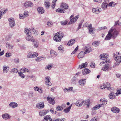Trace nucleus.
<instances>
[{"mask_svg": "<svg viewBox=\"0 0 121 121\" xmlns=\"http://www.w3.org/2000/svg\"><path fill=\"white\" fill-rule=\"evenodd\" d=\"M24 32L27 36L26 37V39L27 40L30 41L33 40V38L31 35V30L30 29L25 28Z\"/></svg>", "mask_w": 121, "mask_h": 121, "instance_id": "obj_1", "label": "nucleus"}, {"mask_svg": "<svg viewBox=\"0 0 121 121\" xmlns=\"http://www.w3.org/2000/svg\"><path fill=\"white\" fill-rule=\"evenodd\" d=\"M37 56H38V53L31 52L28 53L27 56L28 58H33L36 57Z\"/></svg>", "mask_w": 121, "mask_h": 121, "instance_id": "obj_2", "label": "nucleus"}, {"mask_svg": "<svg viewBox=\"0 0 121 121\" xmlns=\"http://www.w3.org/2000/svg\"><path fill=\"white\" fill-rule=\"evenodd\" d=\"M9 22V25L11 27H13L15 25L14 19L13 18H10L8 19Z\"/></svg>", "mask_w": 121, "mask_h": 121, "instance_id": "obj_3", "label": "nucleus"}, {"mask_svg": "<svg viewBox=\"0 0 121 121\" xmlns=\"http://www.w3.org/2000/svg\"><path fill=\"white\" fill-rule=\"evenodd\" d=\"M45 82L46 85L48 86H51L52 83L50 82V78L49 76H47L45 78Z\"/></svg>", "mask_w": 121, "mask_h": 121, "instance_id": "obj_4", "label": "nucleus"}, {"mask_svg": "<svg viewBox=\"0 0 121 121\" xmlns=\"http://www.w3.org/2000/svg\"><path fill=\"white\" fill-rule=\"evenodd\" d=\"M113 31L112 30H110L108 32V34L105 39V40H109L112 37V32Z\"/></svg>", "mask_w": 121, "mask_h": 121, "instance_id": "obj_5", "label": "nucleus"}, {"mask_svg": "<svg viewBox=\"0 0 121 121\" xmlns=\"http://www.w3.org/2000/svg\"><path fill=\"white\" fill-rule=\"evenodd\" d=\"M110 30H113V31L112 32V37L113 39H114L117 36L119 32L117 30L114 29H111Z\"/></svg>", "mask_w": 121, "mask_h": 121, "instance_id": "obj_6", "label": "nucleus"}, {"mask_svg": "<svg viewBox=\"0 0 121 121\" xmlns=\"http://www.w3.org/2000/svg\"><path fill=\"white\" fill-rule=\"evenodd\" d=\"M47 99L48 102L52 105L54 104L55 103V101L54 100V98H52L48 96L47 97Z\"/></svg>", "mask_w": 121, "mask_h": 121, "instance_id": "obj_7", "label": "nucleus"}, {"mask_svg": "<svg viewBox=\"0 0 121 121\" xmlns=\"http://www.w3.org/2000/svg\"><path fill=\"white\" fill-rule=\"evenodd\" d=\"M44 104L43 102H41L37 104L36 105V107L39 109H41L44 107Z\"/></svg>", "mask_w": 121, "mask_h": 121, "instance_id": "obj_8", "label": "nucleus"}, {"mask_svg": "<svg viewBox=\"0 0 121 121\" xmlns=\"http://www.w3.org/2000/svg\"><path fill=\"white\" fill-rule=\"evenodd\" d=\"M110 91L111 93L109 95V97L110 99H112L115 97L116 94V93L113 92L112 91H111V90H110Z\"/></svg>", "mask_w": 121, "mask_h": 121, "instance_id": "obj_9", "label": "nucleus"}, {"mask_svg": "<svg viewBox=\"0 0 121 121\" xmlns=\"http://www.w3.org/2000/svg\"><path fill=\"white\" fill-rule=\"evenodd\" d=\"M78 16L77 15L74 17L72 18L70 20L69 22V23L68 24H71L73 23H74L77 21L78 18Z\"/></svg>", "mask_w": 121, "mask_h": 121, "instance_id": "obj_10", "label": "nucleus"}, {"mask_svg": "<svg viewBox=\"0 0 121 121\" xmlns=\"http://www.w3.org/2000/svg\"><path fill=\"white\" fill-rule=\"evenodd\" d=\"M113 55L115 60H116L117 59L121 58V55L120 56V54L118 52H117L116 54H113Z\"/></svg>", "mask_w": 121, "mask_h": 121, "instance_id": "obj_11", "label": "nucleus"}, {"mask_svg": "<svg viewBox=\"0 0 121 121\" xmlns=\"http://www.w3.org/2000/svg\"><path fill=\"white\" fill-rule=\"evenodd\" d=\"M61 38H60L58 35L55 34L53 37V39L56 41L57 42H60L61 40Z\"/></svg>", "mask_w": 121, "mask_h": 121, "instance_id": "obj_12", "label": "nucleus"}, {"mask_svg": "<svg viewBox=\"0 0 121 121\" xmlns=\"http://www.w3.org/2000/svg\"><path fill=\"white\" fill-rule=\"evenodd\" d=\"M24 6L26 7H31L33 6V4L30 1L26 2L25 3Z\"/></svg>", "mask_w": 121, "mask_h": 121, "instance_id": "obj_13", "label": "nucleus"}, {"mask_svg": "<svg viewBox=\"0 0 121 121\" xmlns=\"http://www.w3.org/2000/svg\"><path fill=\"white\" fill-rule=\"evenodd\" d=\"M39 13L42 14L44 13L45 12V10L42 7H39L37 9Z\"/></svg>", "mask_w": 121, "mask_h": 121, "instance_id": "obj_14", "label": "nucleus"}, {"mask_svg": "<svg viewBox=\"0 0 121 121\" xmlns=\"http://www.w3.org/2000/svg\"><path fill=\"white\" fill-rule=\"evenodd\" d=\"M84 102V101L79 100H78L76 102L75 104L77 106L80 107L81 106Z\"/></svg>", "mask_w": 121, "mask_h": 121, "instance_id": "obj_15", "label": "nucleus"}, {"mask_svg": "<svg viewBox=\"0 0 121 121\" xmlns=\"http://www.w3.org/2000/svg\"><path fill=\"white\" fill-rule=\"evenodd\" d=\"M111 111L114 113H117L119 112L120 109L117 107H114L112 108Z\"/></svg>", "mask_w": 121, "mask_h": 121, "instance_id": "obj_16", "label": "nucleus"}, {"mask_svg": "<svg viewBox=\"0 0 121 121\" xmlns=\"http://www.w3.org/2000/svg\"><path fill=\"white\" fill-rule=\"evenodd\" d=\"M82 72L83 74L85 75L89 73L91 71L88 69L85 68L82 70Z\"/></svg>", "mask_w": 121, "mask_h": 121, "instance_id": "obj_17", "label": "nucleus"}, {"mask_svg": "<svg viewBox=\"0 0 121 121\" xmlns=\"http://www.w3.org/2000/svg\"><path fill=\"white\" fill-rule=\"evenodd\" d=\"M109 66V65L108 63L106 64L103 66L102 69L104 71H106L108 70Z\"/></svg>", "mask_w": 121, "mask_h": 121, "instance_id": "obj_18", "label": "nucleus"}, {"mask_svg": "<svg viewBox=\"0 0 121 121\" xmlns=\"http://www.w3.org/2000/svg\"><path fill=\"white\" fill-rule=\"evenodd\" d=\"M101 10V9L98 8H94L92 9L93 13L96 14H98Z\"/></svg>", "mask_w": 121, "mask_h": 121, "instance_id": "obj_19", "label": "nucleus"}, {"mask_svg": "<svg viewBox=\"0 0 121 121\" xmlns=\"http://www.w3.org/2000/svg\"><path fill=\"white\" fill-rule=\"evenodd\" d=\"M4 120H7L9 119L10 118L9 115L7 113H5L3 114L2 116Z\"/></svg>", "mask_w": 121, "mask_h": 121, "instance_id": "obj_20", "label": "nucleus"}, {"mask_svg": "<svg viewBox=\"0 0 121 121\" xmlns=\"http://www.w3.org/2000/svg\"><path fill=\"white\" fill-rule=\"evenodd\" d=\"M116 62L115 63V65L113 66V67H115L116 66H118L120 62H121V58L117 59L116 60Z\"/></svg>", "mask_w": 121, "mask_h": 121, "instance_id": "obj_21", "label": "nucleus"}, {"mask_svg": "<svg viewBox=\"0 0 121 121\" xmlns=\"http://www.w3.org/2000/svg\"><path fill=\"white\" fill-rule=\"evenodd\" d=\"M86 80L85 79H82L79 81V84L81 85H84L86 84Z\"/></svg>", "mask_w": 121, "mask_h": 121, "instance_id": "obj_22", "label": "nucleus"}, {"mask_svg": "<svg viewBox=\"0 0 121 121\" xmlns=\"http://www.w3.org/2000/svg\"><path fill=\"white\" fill-rule=\"evenodd\" d=\"M17 104L14 102L10 103L9 104V106L11 107L14 108L17 106Z\"/></svg>", "mask_w": 121, "mask_h": 121, "instance_id": "obj_23", "label": "nucleus"}, {"mask_svg": "<svg viewBox=\"0 0 121 121\" xmlns=\"http://www.w3.org/2000/svg\"><path fill=\"white\" fill-rule=\"evenodd\" d=\"M61 7L64 8L65 9H67L68 8V5L65 3H62L61 6Z\"/></svg>", "mask_w": 121, "mask_h": 121, "instance_id": "obj_24", "label": "nucleus"}, {"mask_svg": "<svg viewBox=\"0 0 121 121\" xmlns=\"http://www.w3.org/2000/svg\"><path fill=\"white\" fill-rule=\"evenodd\" d=\"M75 42V41L74 39H71L68 42L67 44L69 46H72Z\"/></svg>", "mask_w": 121, "mask_h": 121, "instance_id": "obj_25", "label": "nucleus"}, {"mask_svg": "<svg viewBox=\"0 0 121 121\" xmlns=\"http://www.w3.org/2000/svg\"><path fill=\"white\" fill-rule=\"evenodd\" d=\"M50 53L51 56L53 57H55L57 55V53L55 51L53 50H51Z\"/></svg>", "mask_w": 121, "mask_h": 121, "instance_id": "obj_26", "label": "nucleus"}, {"mask_svg": "<svg viewBox=\"0 0 121 121\" xmlns=\"http://www.w3.org/2000/svg\"><path fill=\"white\" fill-rule=\"evenodd\" d=\"M85 54V52L83 51L81 52L78 55V58H80L83 57Z\"/></svg>", "mask_w": 121, "mask_h": 121, "instance_id": "obj_27", "label": "nucleus"}, {"mask_svg": "<svg viewBox=\"0 0 121 121\" xmlns=\"http://www.w3.org/2000/svg\"><path fill=\"white\" fill-rule=\"evenodd\" d=\"M46 58L44 56H40L38 57H37V58L36 59L37 61H40L42 60L45 59Z\"/></svg>", "mask_w": 121, "mask_h": 121, "instance_id": "obj_28", "label": "nucleus"}, {"mask_svg": "<svg viewBox=\"0 0 121 121\" xmlns=\"http://www.w3.org/2000/svg\"><path fill=\"white\" fill-rule=\"evenodd\" d=\"M100 102L101 101L102 102V103H101L102 104H102V105H103L106 104H107V100H105V99H101L100 100Z\"/></svg>", "mask_w": 121, "mask_h": 121, "instance_id": "obj_29", "label": "nucleus"}, {"mask_svg": "<svg viewBox=\"0 0 121 121\" xmlns=\"http://www.w3.org/2000/svg\"><path fill=\"white\" fill-rule=\"evenodd\" d=\"M56 11L58 13H64L65 11L64 9H61L60 8H59L56 10Z\"/></svg>", "mask_w": 121, "mask_h": 121, "instance_id": "obj_30", "label": "nucleus"}, {"mask_svg": "<svg viewBox=\"0 0 121 121\" xmlns=\"http://www.w3.org/2000/svg\"><path fill=\"white\" fill-rule=\"evenodd\" d=\"M39 113L40 116H44L47 114V112L45 110H43L40 111Z\"/></svg>", "mask_w": 121, "mask_h": 121, "instance_id": "obj_31", "label": "nucleus"}, {"mask_svg": "<svg viewBox=\"0 0 121 121\" xmlns=\"http://www.w3.org/2000/svg\"><path fill=\"white\" fill-rule=\"evenodd\" d=\"M102 106L101 104H98L97 105H95V107H93L92 108V110L93 111H94L95 109H97L99 108Z\"/></svg>", "mask_w": 121, "mask_h": 121, "instance_id": "obj_32", "label": "nucleus"}, {"mask_svg": "<svg viewBox=\"0 0 121 121\" xmlns=\"http://www.w3.org/2000/svg\"><path fill=\"white\" fill-rule=\"evenodd\" d=\"M87 63L86 62L84 63H82V64L79 65V68L81 69L82 68H83L86 67L87 65Z\"/></svg>", "mask_w": 121, "mask_h": 121, "instance_id": "obj_33", "label": "nucleus"}, {"mask_svg": "<svg viewBox=\"0 0 121 121\" xmlns=\"http://www.w3.org/2000/svg\"><path fill=\"white\" fill-rule=\"evenodd\" d=\"M108 56V55L107 54H102L100 55V59H102L103 58H107Z\"/></svg>", "mask_w": 121, "mask_h": 121, "instance_id": "obj_34", "label": "nucleus"}, {"mask_svg": "<svg viewBox=\"0 0 121 121\" xmlns=\"http://www.w3.org/2000/svg\"><path fill=\"white\" fill-rule=\"evenodd\" d=\"M77 81V78L75 76L73 77L71 80V82L72 84H74Z\"/></svg>", "mask_w": 121, "mask_h": 121, "instance_id": "obj_35", "label": "nucleus"}, {"mask_svg": "<svg viewBox=\"0 0 121 121\" xmlns=\"http://www.w3.org/2000/svg\"><path fill=\"white\" fill-rule=\"evenodd\" d=\"M6 46L8 49H12L13 48V46L10 45L9 43H7L6 44Z\"/></svg>", "mask_w": 121, "mask_h": 121, "instance_id": "obj_36", "label": "nucleus"}, {"mask_svg": "<svg viewBox=\"0 0 121 121\" xmlns=\"http://www.w3.org/2000/svg\"><path fill=\"white\" fill-rule=\"evenodd\" d=\"M72 106V104H71L70 106L68 108H67L66 109H65L64 110V112L66 113H67L70 110Z\"/></svg>", "mask_w": 121, "mask_h": 121, "instance_id": "obj_37", "label": "nucleus"}, {"mask_svg": "<svg viewBox=\"0 0 121 121\" xmlns=\"http://www.w3.org/2000/svg\"><path fill=\"white\" fill-rule=\"evenodd\" d=\"M44 119L48 120H49V121H52V119L50 117V116L49 115L46 116L44 117Z\"/></svg>", "mask_w": 121, "mask_h": 121, "instance_id": "obj_38", "label": "nucleus"}, {"mask_svg": "<svg viewBox=\"0 0 121 121\" xmlns=\"http://www.w3.org/2000/svg\"><path fill=\"white\" fill-rule=\"evenodd\" d=\"M3 69L4 72H5L7 73L9 70L8 67L5 65H4L3 67Z\"/></svg>", "mask_w": 121, "mask_h": 121, "instance_id": "obj_39", "label": "nucleus"}, {"mask_svg": "<svg viewBox=\"0 0 121 121\" xmlns=\"http://www.w3.org/2000/svg\"><path fill=\"white\" fill-rule=\"evenodd\" d=\"M56 34L58 35V36L61 39L62 38L64 35L63 33L61 32H58Z\"/></svg>", "mask_w": 121, "mask_h": 121, "instance_id": "obj_40", "label": "nucleus"}, {"mask_svg": "<svg viewBox=\"0 0 121 121\" xmlns=\"http://www.w3.org/2000/svg\"><path fill=\"white\" fill-rule=\"evenodd\" d=\"M45 6L47 9H48L50 6V3L49 2H45Z\"/></svg>", "mask_w": 121, "mask_h": 121, "instance_id": "obj_41", "label": "nucleus"}, {"mask_svg": "<svg viewBox=\"0 0 121 121\" xmlns=\"http://www.w3.org/2000/svg\"><path fill=\"white\" fill-rule=\"evenodd\" d=\"M105 62L106 63L108 62H109V61L108 60H107V59H104L103 60V62H101L100 63L99 65H102V64H104L105 63Z\"/></svg>", "mask_w": 121, "mask_h": 121, "instance_id": "obj_42", "label": "nucleus"}, {"mask_svg": "<svg viewBox=\"0 0 121 121\" xmlns=\"http://www.w3.org/2000/svg\"><path fill=\"white\" fill-rule=\"evenodd\" d=\"M92 51V50L91 48H87L85 51V53H89L90 52H91Z\"/></svg>", "mask_w": 121, "mask_h": 121, "instance_id": "obj_43", "label": "nucleus"}, {"mask_svg": "<svg viewBox=\"0 0 121 121\" xmlns=\"http://www.w3.org/2000/svg\"><path fill=\"white\" fill-rule=\"evenodd\" d=\"M19 76L20 77L22 78H23L25 77V75L22 73V72H18Z\"/></svg>", "mask_w": 121, "mask_h": 121, "instance_id": "obj_44", "label": "nucleus"}, {"mask_svg": "<svg viewBox=\"0 0 121 121\" xmlns=\"http://www.w3.org/2000/svg\"><path fill=\"white\" fill-rule=\"evenodd\" d=\"M29 70L28 69L25 68H23L21 69V71L23 73L24 72H28Z\"/></svg>", "mask_w": 121, "mask_h": 121, "instance_id": "obj_45", "label": "nucleus"}, {"mask_svg": "<svg viewBox=\"0 0 121 121\" xmlns=\"http://www.w3.org/2000/svg\"><path fill=\"white\" fill-rule=\"evenodd\" d=\"M18 72V69L16 68H14L12 69L11 72L13 73H17Z\"/></svg>", "mask_w": 121, "mask_h": 121, "instance_id": "obj_46", "label": "nucleus"}, {"mask_svg": "<svg viewBox=\"0 0 121 121\" xmlns=\"http://www.w3.org/2000/svg\"><path fill=\"white\" fill-rule=\"evenodd\" d=\"M110 84L108 82H107L105 84V88H107L108 90L111 89V87H110Z\"/></svg>", "mask_w": 121, "mask_h": 121, "instance_id": "obj_47", "label": "nucleus"}, {"mask_svg": "<svg viewBox=\"0 0 121 121\" xmlns=\"http://www.w3.org/2000/svg\"><path fill=\"white\" fill-rule=\"evenodd\" d=\"M107 4H104V3L103 2L101 5V7L104 9H105L107 7Z\"/></svg>", "mask_w": 121, "mask_h": 121, "instance_id": "obj_48", "label": "nucleus"}, {"mask_svg": "<svg viewBox=\"0 0 121 121\" xmlns=\"http://www.w3.org/2000/svg\"><path fill=\"white\" fill-rule=\"evenodd\" d=\"M32 41L33 42V44L34 47L35 48H37L38 45V43L35 41H34V40H33Z\"/></svg>", "mask_w": 121, "mask_h": 121, "instance_id": "obj_49", "label": "nucleus"}, {"mask_svg": "<svg viewBox=\"0 0 121 121\" xmlns=\"http://www.w3.org/2000/svg\"><path fill=\"white\" fill-rule=\"evenodd\" d=\"M90 100L89 99H87L85 101L84 104L87 105L88 106H89V104Z\"/></svg>", "mask_w": 121, "mask_h": 121, "instance_id": "obj_50", "label": "nucleus"}, {"mask_svg": "<svg viewBox=\"0 0 121 121\" xmlns=\"http://www.w3.org/2000/svg\"><path fill=\"white\" fill-rule=\"evenodd\" d=\"M92 44L93 45H94L95 47H97L98 46L99 43L98 42L95 41V42H93L92 43Z\"/></svg>", "mask_w": 121, "mask_h": 121, "instance_id": "obj_51", "label": "nucleus"}, {"mask_svg": "<svg viewBox=\"0 0 121 121\" xmlns=\"http://www.w3.org/2000/svg\"><path fill=\"white\" fill-rule=\"evenodd\" d=\"M67 23V20H65L64 21H62L61 22V23L62 25H66Z\"/></svg>", "mask_w": 121, "mask_h": 121, "instance_id": "obj_52", "label": "nucleus"}, {"mask_svg": "<svg viewBox=\"0 0 121 121\" xmlns=\"http://www.w3.org/2000/svg\"><path fill=\"white\" fill-rule=\"evenodd\" d=\"M23 14L25 17H27L28 16V12L27 11H25Z\"/></svg>", "mask_w": 121, "mask_h": 121, "instance_id": "obj_53", "label": "nucleus"}, {"mask_svg": "<svg viewBox=\"0 0 121 121\" xmlns=\"http://www.w3.org/2000/svg\"><path fill=\"white\" fill-rule=\"evenodd\" d=\"M89 33L90 34H91L92 32H93V31H95V28H89Z\"/></svg>", "mask_w": 121, "mask_h": 121, "instance_id": "obj_54", "label": "nucleus"}, {"mask_svg": "<svg viewBox=\"0 0 121 121\" xmlns=\"http://www.w3.org/2000/svg\"><path fill=\"white\" fill-rule=\"evenodd\" d=\"M33 93L32 92H30L28 95L29 97H33Z\"/></svg>", "mask_w": 121, "mask_h": 121, "instance_id": "obj_55", "label": "nucleus"}, {"mask_svg": "<svg viewBox=\"0 0 121 121\" xmlns=\"http://www.w3.org/2000/svg\"><path fill=\"white\" fill-rule=\"evenodd\" d=\"M53 25V23L51 22H47L48 25L50 27L52 26Z\"/></svg>", "mask_w": 121, "mask_h": 121, "instance_id": "obj_56", "label": "nucleus"}, {"mask_svg": "<svg viewBox=\"0 0 121 121\" xmlns=\"http://www.w3.org/2000/svg\"><path fill=\"white\" fill-rule=\"evenodd\" d=\"M63 46L61 45H60L59 46V47L58 48V49L59 51H61L62 50V51H63Z\"/></svg>", "mask_w": 121, "mask_h": 121, "instance_id": "obj_57", "label": "nucleus"}, {"mask_svg": "<svg viewBox=\"0 0 121 121\" xmlns=\"http://www.w3.org/2000/svg\"><path fill=\"white\" fill-rule=\"evenodd\" d=\"M56 109L58 111H60L62 110L61 108V107L60 106H58L56 107Z\"/></svg>", "mask_w": 121, "mask_h": 121, "instance_id": "obj_58", "label": "nucleus"}, {"mask_svg": "<svg viewBox=\"0 0 121 121\" xmlns=\"http://www.w3.org/2000/svg\"><path fill=\"white\" fill-rule=\"evenodd\" d=\"M78 46H77L75 49L72 52L71 54H74L75 52L78 50Z\"/></svg>", "mask_w": 121, "mask_h": 121, "instance_id": "obj_59", "label": "nucleus"}, {"mask_svg": "<svg viewBox=\"0 0 121 121\" xmlns=\"http://www.w3.org/2000/svg\"><path fill=\"white\" fill-rule=\"evenodd\" d=\"M24 15L21 14H19V18L20 19H23L25 17L24 16Z\"/></svg>", "mask_w": 121, "mask_h": 121, "instance_id": "obj_60", "label": "nucleus"}, {"mask_svg": "<svg viewBox=\"0 0 121 121\" xmlns=\"http://www.w3.org/2000/svg\"><path fill=\"white\" fill-rule=\"evenodd\" d=\"M52 66L51 65H49L47 66L46 67V69H47L49 70L51 69Z\"/></svg>", "mask_w": 121, "mask_h": 121, "instance_id": "obj_61", "label": "nucleus"}, {"mask_svg": "<svg viewBox=\"0 0 121 121\" xmlns=\"http://www.w3.org/2000/svg\"><path fill=\"white\" fill-rule=\"evenodd\" d=\"M66 106V105L65 104H62V105L60 107H61V108L62 109V110H63L65 108Z\"/></svg>", "mask_w": 121, "mask_h": 121, "instance_id": "obj_62", "label": "nucleus"}, {"mask_svg": "<svg viewBox=\"0 0 121 121\" xmlns=\"http://www.w3.org/2000/svg\"><path fill=\"white\" fill-rule=\"evenodd\" d=\"M14 61L17 64L19 62V60L18 58H16L14 59Z\"/></svg>", "mask_w": 121, "mask_h": 121, "instance_id": "obj_63", "label": "nucleus"}, {"mask_svg": "<svg viewBox=\"0 0 121 121\" xmlns=\"http://www.w3.org/2000/svg\"><path fill=\"white\" fill-rule=\"evenodd\" d=\"M82 25V22H80L79 24L78 28L77 30V31L78 30L80 29L81 28V26Z\"/></svg>", "mask_w": 121, "mask_h": 121, "instance_id": "obj_64", "label": "nucleus"}]
</instances>
